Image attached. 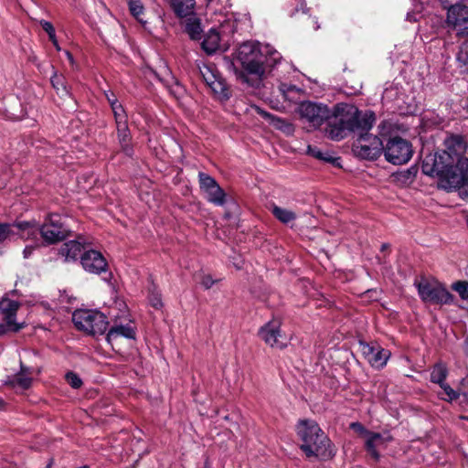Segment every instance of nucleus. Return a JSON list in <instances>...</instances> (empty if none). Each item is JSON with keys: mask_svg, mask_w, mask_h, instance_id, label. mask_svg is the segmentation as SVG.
Here are the masks:
<instances>
[{"mask_svg": "<svg viewBox=\"0 0 468 468\" xmlns=\"http://www.w3.org/2000/svg\"><path fill=\"white\" fill-rule=\"evenodd\" d=\"M209 88L221 101H228L231 97L230 89L222 76L213 80Z\"/></svg>", "mask_w": 468, "mask_h": 468, "instance_id": "obj_27", "label": "nucleus"}, {"mask_svg": "<svg viewBox=\"0 0 468 468\" xmlns=\"http://www.w3.org/2000/svg\"><path fill=\"white\" fill-rule=\"evenodd\" d=\"M19 222L18 220L14 221L13 223H1L0 222V244L4 243L5 240L10 239L12 236L16 235L13 228L16 227V223Z\"/></svg>", "mask_w": 468, "mask_h": 468, "instance_id": "obj_35", "label": "nucleus"}, {"mask_svg": "<svg viewBox=\"0 0 468 468\" xmlns=\"http://www.w3.org/2000/svg\"><path fill=\"white\" fill-rule=\"evenodd\" d=\"M184 31L189 36L192 40H199L202 37L203 30L201 27V21L196 16L195 13L187 17H185Z\"/></svg>", "mask_w": 468, "mask_h": 468, "instance_id": "obj_22", "label": "nucleus"}, {"mask_svg": "<svg viewBox=\"0 0 468 468\" xmlns=\"http://www.w3.org/2000/svg\"><path fill=\"white\" fill-rule=\"evenodd\" d=\"M447 376V367L443 364L438 363L433 366L431 371L430 380L432 383L441 386L446 382Z\"/></svg>", "mask_w": 468, "mask_h": 468, "instance_id": "obj_31", "label": "nucleus"}, {"mask_svg": "<svg viewBox=\"0 0 468 468\" xmlns=\"http://www.w3.org/2000/svg\"><path fill=\"white\" fill-rule=\"evenodd\" d=\"M84 246L78 240H69L62 244L58 250V254L65 258L66 261H75L81 253Z\"/></svg>", "mask_w": 468, "mask_h": 468, "instance_id": "obj_23", "label": "nucleus"}, {"mask_svg": "<svg viewBox=\"0 0 468 468\" xmlns=\"http://www.w3.org/2000/svg\"><path fill=\"white\" fill-rule=\"evenodd\" d=\"M16 229L22 232L21 238L35 239L40 235L45 245L57 244L73 236L66 218L58 213H48L42 224L35 219L16 222Z\"/></svg>", "mask_w": 468, "mask_h": 468, "instance_id": "obj_3", "label": "nucleus"}, {"mask_svg": "<svg viewBox=\"0 0 468 468\" xmlns=\"http://www.w3.org/2000/svg\"><path fill=\"white\" fill-rule=\"evenodd\" d=\"M33 378L31 377L24 376L23 374L16 373L8 381V385L13 388H19L22 390H27L32 386Z\"/></svg>", "mask_w": 468, "mask_h": 468, "instance_id": "obj_32", "label": "nucleus"}, {"mask_svg": "<svg viewBox=\"0 0 468 468\" xmlns=\"http://www.w3.org/2000/svg\"><path fill=\"white\" fill-rule=\"evenodd\" d=\"M295 432L301 441L299 448L308 459L329 460L335 456L334 445L314 420L300 419Z\"/></svg>", "mask_w": 468, "mask_h": 468, "instance_id": "obj_4", "label": "nucleus"}, {"mask_svg": "<svg viewBox=\"0 0 468 468\" xmlns=\"http://www.w3.org/2000/svg\"><path fill=\"white\" fill-rule=\"evenodd\" d=\"M352 151L356 156L361 159L377 160L383 152L380 130H378V135H373L368 132L359 133L358 138L353 143Z\"/></svg>", "mask_w": 468, "mask_h": 468, "instance_id": "obj_9", "label": "nucleus"}, {"mask_svg": "<svg viewBox=\"0 0 468 468\" xmlns=\"http://www.w3.org/2000/svg\"><path fill=\"white\" fill-rule=\"evenodd\" d=\"M447 26L457 30L458 37H468V6L463 4L452 5L447 11Z\"/></svg>", "mask_w": 468, "mask_h": 468, "instance_id": "obj_11", "label": "nucleus"}, {"mask_svg": "<svg viewBox=\"0 0 468 468\" xmlns=\"http://www.w3.org/2000/svg\"><path fill=\"white\" fill-rule=\"evenodd\" d=\"M378 128L382 136L385 159L395 165L407 164L414 153L411 143L396 134L392 123L388 121H382Z\"/></svg>", "mask_w": 468, "mask_h": 468, "instance_id": "obj_6", "label": "nucleus"}, {"mask_svg": "<svg viewBox=\"0 0 468 468\" xmlns=\"http://www.w3.org/2000/svg\"><path fill=\"white\" fill-rule=\"evenodd\" d=\"M80 263L86 271L94 274H104V280H109L112 276L108 269V263L103 255L95 250L84 251L80 256Z\"/></svg>", "mask_w": 468, "mask_h": 468, "instance_id": "obj_12", "label": "nucleus"}, {"mask_svg": "<svg viewBox=\"0 0 468 468\" xmlns=\"http://www.w3.org/2000/svg\"><path fill=\"white\" fill-rule=\"evenodd\" d=\"M420 300L425 303L434 305L452 304L455 297L445 285L438 280L430 281L424 276L414 281Z\"/></svg>", "mask_w": 468, "mask_h": 468, "instance_id": "obj_7", "label": "nucleus"}, {"mask_svg": "<svg viewBox=\"0 0 468 468\" xmlns=\"http://www.w3.org/2000/svg\"><path fill=\"white\" fill-rule=\"evenodd\" d=\"M169 91L175 97L180 98L185 93V89L177 80H175V85L169 87Z\"/></svg>", "mask_w": 468, "mask_h": 468, "instance_id": "obj_41", "label": "nucleus"}, {"mask_svg": "<svg viewBox=\"0 0 468 468\" xmlns=\"http://www.w3.org/2000/svg\"><path fill=\"white\" fill-rule=\"evenodd\" d=\"M440 388L442 389V392L438 393V398L441 400L452 403L461 396V393L453 389L447 382L440 386Z\"/></svg>", "mask_w": 468, "mask_h": 468, "instance_id": "obj_33", "label": "nucleus"}, {"mask_svg": "<svg viewBox=\"0 0 468 468\" xmlns=\"http://www.w3.org/2000/svg\"><path fill=\"white\" fill-rule=\"evenodd\" d=\"M445 149L425 155L422 173L438 178L443 189L459 187L460 195L468 200V158L464 156L467 144L461 134H451L444 140Z\"/></svg>", "mask_w": 468, "mask_h": 468, "instance_id": "obj_1", "label": "nucleus"}, {"mask_svg": "<svg viewBox=\"0 0 468 468\" xmlns=\"http://www.w3.org/2000/svg\"><path fill=\"white\" fill-rule=\"evenodd\" d=\"M18 373L23 374L24 376L31 377V375L33 373V368L27 367L22 362H20V370Z\"/></svg>", "mask_w": 468, "mask_h": 468, "instance_id": "obj_44", "label": "nucleus"}, {"mask_svg": "<svg viewBox=\"0 0 468 468\" xmlns=\"http://www.w3.org/2000/svg\"><path fill=\"white\" fill-rule=\"evenodd\" d=\"M50 83L59 98L71 97L70 87L67 84L66 77L63 74H58L54 69L50 77Z\"/></svg>", "mask_w": 468, "mask_h": 468, "instance_id": "obj_20", "label": "nucleus"}, {"mask_svg": "<svg viewBox=\"0 0 468 468\" xmlns=\"http://www.w3.org/2000/svg\"><path fill=\"white\" fill-rule=\"evenodd\" d=\"M105 97H106L107 101L110 104L112 110L114 109L115 107L121 105V103L118 101V99L113 92H111L110 94L108 92H105Z\"/></svg>", "mask_w": 468, "mask_h": 468, "instance_id": "obj_43", "label": "nucleus"}, {"mask_svg": "<svg viewBox=\"0 0 468 468\" xmlns=\"http://www.w3.org/2000/svg\"><path fill=\"white\" fill-rule=\"evenodd\" d=\"M359 346L364 357L376 369H382L387 365L391 355L389 350L381 347L378 344L359 341Z\"/></svg>", "mask_w": 468, "mask_h": 468, "instance_id": "obj_13", "label": "nucleus"}, {"mask_svg": "<svg viewBox=\"0 0 468 468\" xmlns=\"http://www.w3.org/2000/svg\"><path fill=\"white\" fill-rule=\"evenodd\" d=\"M203 79L206 84L210 87L213 80H217L221 75L218 72H214L207 69V73L202 72Z\"/></svg>", "mask_w": 468, "mask_h": 468, "instance_id": "obj_40", "label": "nucleus"}, {"mask_svg": "<svg viewBox=\"0 0 468 468\" xmlns=\"http://www.w3.org/2000/svg\"><path fill=\"white\" fill-rule=\"evenodd\" d=\"M214 284V281L212 280V278L210 276H204L203 279H202V285L207 288V289H209L212 285Z\"/></svg>", "mask_w": 468, "mask_h": 468, "instance_id": "obj_45", "label": "nucleus"}, {"mask_svg": "<svg viewBox=\"0 0 468 468\" xmlns=\"http://www.w3.org/2000/svg\"><path fill=\"white\" fill-rule=\"evenodd\" d=\"M128 8L130 14L144 27L146 25V21L144 19V5L142 0H128Z\"/></svg>", "mask_w": 468, "mask_h": 468, "instance_id": "obj_30", "label": "nucleus"}, {"mask_svg": "<svg viewBox=\"0 0 468 468\" xmlns=\"http://www.w3.org/2000/svg\"><path fill=\"white\" fill-rule=\"evenodd\" d=\"M49 40L52 42V44L54 45V47L56 48L57 50L60 49L58 42L57 37H56V33L54 34L53 39H49Z\"/></svg>", "mask_w": 468, "mask_h": 468, "instance_id": "obj_50", "label": "nucleus"}, {"mask_svg": "<svg viewBox=\"0 0 468 468\" xmlns=\"http://www.w3.org/2000/svg\"><path fill=\"white\" fill-rule=\"evenodd\" d=\"M271 212L276 219L283 224H288L296 219V214L289 209L282 208L275 204L271 205Z\"/></svg>", "mask_w": 468, "mask_h": 468, "instance_id": "obj_29", "label": "nucleus"}, {"mask_svg": "<svg viewBox=\"0 0 468 468\" xmlns=\"http://www.w3.org/2000/svg\"><path fill=\"white\" fill-rule=\"evenodd\" d=\"M40 25H41L42 29L45 32H47V34L48 35V38L53 39L54 34L56 33L53 25L50 22L46 21V20H42L40 22Z\"/></svg>", "mask_w": 468, "mask_h": 468, "instance_id": "obj_42", "label": "nucleus"}, {"mask_svg": "<svg viewBox=\"0 0 468 468\" xmlns=\"http://www.w3.org/2000/svg\"><path fill=\"white\" fill-rule=\"evenodd\" d=\"M35 250V247L33 246H26V248L24 249V251H23V254H24V258L27 259L31 256V254L33 253Z\"/></svg>", "mask_w": 468, "mask_h": 468, "instance_id": "obj_47", "label": "nucleus"}, {"mask_svg": "<svg viewBox=\"0 0 468 468\" xmlns=\"http://www.w3.org/2000/svg\"><path fill=\"white\" fill-rule=\"evenodd\" d=\"M117 138L122 151L128 156H131L133 153L132 146V133L128 125V122H122L115 124Z\"/></svg>", "mask_w": 468, "mask_h": 468, "instance_id": "obj_18", "label": "nucleus"}, {"mask_svg": "<svg viewBox=\"0 0 468 468\" xmlns=\"http://www.w3.org/2000/svg\"><path fill=\"white\" fill-rule=\"evenodd\" d=\"M350 429L359 434L367 435V438L365 441V450L375 463H378L381 455L378 451V446L383 443L382 435L378 432H373L367 430L362 423L357 421L352 422L350 424Z\"/></svg>", "mask_w": 468, "mask_h": 468, "instance_id": "obj_14", "label": "nucleus"}, {"mask_svg": "<svg viewBox=\"0 0 468 468\" xmlns=\"http://www.w3.org/2000/svg\"><path fill=\"white\" fill-rule=\"evenodd\" d=\"M207 194V200L218 207H223L227 205L229 202H231L233 205H235V202L232 197H229L225 190L218 185V183L216 185V186L210 191L206 192Z\"/></svg>", "mask_w": 468, "mask_h": 468, "instance_id": "obj_21", "label": "nucleus"}, {"mask_svg": "<svg viewBox=\"0 0 468 468\" xmlns=\"http://www.w3.org/2000/svg\"><path fill=\"white\" fill-rule=\"evenodd\" d=\"M197 178L200 190L204 193L210 191L211 188L213 189L218 184L214 177L204 172H199Z\"/></svg>", "mask_w": 468, "mask_h": 468, "instance_id": "obj_34", "label": "nucleus"}, {"mask_svg": "<svg viewBox=\"0 0 468 468\" xmlns=\"http://www.w3.org/2000/svg\"><path fill=\"white\" fill-rule=\"evenodd\" d=\"M267 57L262 53L259 42L246 41L233 54L231 66L238 79L249 82L248 75L261 79L266 71Z\"/></svg>", "mask_w": 468, "mask_h": 468, "instance_id": "obj_5", "label": "nucleus"}, {"mask_svg": "<svg viewBox=\"0 0 468 468\" xmlns=\"http://www.w3.org/2000/svg\"><path fill=\"white\" fill-rule=\"evenodd\" d=\"M65 379L67 383L74 389H78L83 385L80 376L73 371L67 372L65 375Z\"/></svg>", "mask_w": 468, "mask_h": 468, "instance_id": "obj_38", "label": "nucleus"}, {"mask_svg": "<svg viewBox=\"0 0 468 468\" xmlns=\"http://www.w3.org/2000/svg\"><path fill=\"white\" fill-rule=\"evenodd\" d=\"M7 331H11L7 326V322L5 321V324H0V335H5Z\"/></svg>", "mask_w": 468, "mask_h": 468, "instance_id": "obj_49", "label": "nucleus"}, {"mask_svg": "<svg viewBox=\"0 0 468 468\" xmlns=\"http://www.w3.org/2000/svg\"><path fill=\"white\" fill-rule=\"evenodd\" d=\"M282 323L279 319H272L264 324L258 331L259 337L271 347L284 349L287 345L279 341L282 336Z\"/></svg>", "mask_w": 468, "mask_h": 468, "instance_id": "obj_15", "label": "nucleus"}, {"mask_svg": "<svg viewBox=\"0 0 468 468\" xmlns=\"http://www.w3.org/2000/svg\"><path fill=\"white\" fill-rule=\"evenodd\" d=\"M419 168L416 165H411L410 168L393 174L394 181L400 185L411 184L418 174Z\"/></svg>", "mask_w": 468, "mask_h": 468, "instance_id": "obj_28", "label": "nucleus"}, {"mask_svg": "<svg viewBox=\"0 0 468 468\" xmlns=\"http://www.w3.org/2000/svg\"><path fill=\"white\" fill-rule=\"evenodd\" d=\"M20 307V303L11 300L8 297H3L0 301V309L5 315V320L7 322V326L11 332H19L24 324L16 323V313Z\"/></svg>", "mask_w": 468, "mask_h": 468, "instance_id": "obj_16", "label": "nucleus"}, {"mask_svg": "<svg viewBox=\"0 0 468 468\" xmlns=\"http://www.w3.org/2000/svg\"><path fill=\"white\" fill-rule=\"evenodd\" d=\"M463 350H464V353L466 354V356H468V339H466L464 341Z\"/></svg>", "mask_w": 468, "mask_h": 468, "instance_id": "obj_52", "label": "nucleus"}, {"mask_svg": "<svg viewBox=\"0 0 468 468\" xmlns=\"http://www.w3.org/2000/svg\"><path fill=\"white\" fill-rule=\"evenodd\" d=\"M4 404H5V402L2 399H0V408L3 407Z\"/></svg>", "mask_w": 468, "mask_h": 468, "instance_id": "obj_54", "label": "nucleus"}, {"mask_svg": "<svg viewBox=\"0 0 468 468\" xmlns=\"http://www.w3.org/2000/svg\"><path fill=\"white\" fill-rule=\"evenodd\" d=\"M388 248V244L387 243H384L381 245V250L384 251L385 250H387Z\"/></svg>", "mask_w": 468, "mask_h": 468, "instance_id": "obj_53", "label": "nucleus"}, {"mask_svg": "<svg viewBox=\"0 0 468 468\" xmlns=\"http://www.w3.org/2000/svg\"><path fill=\"white\" fill-rule=\"evenodd\" d=\"M72 320L77 329L91 335H103L109 324L102 313L88 310L76 311Z\"/></svg>", "mask_w": 468, "mask_h": 468, "instance_id": "obj_8", "label": "nucleus"}, {"mask_svg": "<svg viewBox=\"0 0 468 468\" xmlns=\"http://www.w3.org/2000/svg\"><path fill=\"white\" fill-rule=\"evenodd\" d=\"M332 110L326 104L311 101H303L299 105V113L312 127L317 129L328 121Z\"/></svg>", "mask_w": 468, "mask_h": 468, "instance_id": "obj_10", "label": "nucleus"}, {"mask_svg": "<svg viewBox=\"0 0 468 468\" xmlns=\"http://www.w3.org/2000/svg\"><path fill=\"white\" fill-rule=\"evenodd\" d=\"M65 55H66V57H67V58H68V60H69V64H70L71 66H74V64H75V59H74V57H73L72 53H71L70 51H69V50H65Z\"/></svg>", "mask_w": 468, "mask_h": 468, "instance_id": "obj_48", "label": "nucleus"}, {"mask_svg": "<svg viewBox=\"0 0 468 468\" xmlns=\"http://www.w3.org/2000/svg\"><path fill=\"white\" fill-rule=\"evenodd\" d=\"M115 124L128 122V115L122 104L112 110Z\"/></svg>", "mask_w": 468, "mask_h": 468, "instance_id": "obj_37", "label": "nucleus"}, {"mask_svg": "<svg viewBox=\"0 0 468 468\" xmlns=\"http://www.w3.org/2000/svg\"><path fill=\"white\" fill-rule=\"evenodd\" d=\"M452 289L458 292L463 300H468V281H457L452 284Z\"/></svg>", "mask_w": 468, "mask_h": 468, "instance_id": "obj_36", "label": "nucleus"}, {"mask_svg": "<svg viewBox=\"0 0 468 468\" xmlns=\"http://www.w3.org/2000/svg\"><path fill=\"white\" fill-rule=\"evenodd\" d=\"M376 122L372 111H360L350 103H336L326 123L325 134L334 141H341L353 133L369 132Z\"/></svg>", "mask_w": 468, "mask_h": 468, "instance_id": "obj_2", "label": "nucleus"}, {"mask_svg": "<svg viewBox=\"0 0 468 468\" xmlns=\"http://www.w3.org/2000/svg\"><path fill=\"white\" fill-rule=\"evenodd\" d=\"M307 154L320 161L331 164L335 167H340V157L333 156L329 152H324L317 146H308Z\"/></svg>", "mask_w": 468, "mask_h": 468, "instance_id": "obj_26", "label": "nucleus"}, {"mask_svg": "<svg viewBox=\"0 0 468 468\" xmlns=\"http://www.w3.org/2000/svg\"><path fill=\"white\" fill-rule=\"evenodd\" d=\"M256 112L263 119L268 121L275 129L281 130L282 132L289 134L293 132V126L287 120L278 117L259 106L255 107Z\"/></svg>", "mask_w": 468, "mask_h": 468, "instance_id": "obj_17", "label": "nucleus"}, {"mask_svg": "<svg viewBox=\"0 0 468 468\" xmlns=\"http://www.w3.org/2000/svg\"><path fill=\"white\" fill-rule=\"evenodd\" d=\"M279 89H280L281 92L283 94V97L285 100H291V98H290L291 92H298L299 91V89L295 85L286 84V83H282L280 85Z\"/></svg>", "mask_w": 468, "mask_h": 468, "instance_id": "obj_39", "label": "nucleus"}, {"mask_svg": "<svg viewBox=\"0 0 468 468\" xmlns=\"http://www.w3.org/2000/svg\"><path fill=\"white\" fill-rule=\"evenodd\" d=\"M79 468H89V467L85 465V466H81V467H79Z\"/></svg>", "mask_w": 468, "mask_h": 468, "instance_id": "obj_55", "label": "nucleus"}, {"mask_svg": "<svg viewBox=\"0 0 468 468\" xmlns=\"http://www.w3.org/2000/svg\"><path fill=\"white\" fill-rule=\"evenodd\" d=\"M220 37L216 29H210L201 43L203 50L208 54H214L219 48Z\"/></svg>", "mask_w": 468, "mask_h": 468, "instance_id": "obj_25", "label": "nucleus"}, {"mask_svg": "<svg viewBox=\"0 0 468 468\" xmlns=\"http://www.w3.org/2000/svg\"><path fill=\"white\" fill-rule=\"evenodd\" d=\"M152 306L155 309H160L163 306L161 298L159 296H154L152 300Z\"/></svg>", "mask_w": 468, "mask_h": 468, "instance_id": "obj_46", "label": "nucleus"}, {"mask_svg": "<svg viewBox=\"0 0 468 468\" xmlns=\"http://www.w3.org/2000/svg\"><path fill=\"white\" fill-rule=\"evenodd\" d=\"M169 6L177 18L183 19L195 13L196 0H169Z\"/></svg>", "mask_w": 468, "mask_h": 468, "instance_id": "obj_19", "label": "nucleus"}, {"mask_svg": "<svg viewBox=\"0 0 468 468\" xmlns=\"http://www.w3.org/2000/svg\"><path fill=\"white\" fill-rule=\"evenodd\" d=\"M135 330L133 327L126 324V325H115L111 327L109 330L106 340L108 343H112L113 340L117 339L120 336H123L128 339H135Z\"/></svg>", "mask_w": 468, "mask_h": 468, "instance_id": "obj_24", "label": "nucleus"}, {"mask_svg": "<svg viewBox=\"0 0 468 468\" xmlns=\"http://www.w3.org/2000/svg\"><path fill=\"white\" fill-rule=\"evenodd\" d=\"M152 72L159 81L164 82V80L161 78L160 74L156 70L152 69Z\"/></svg>", "mask_w": 468, "mask_h": 468, "instance_id": "obj_51", "label": "nucleus"}]
</instances>
